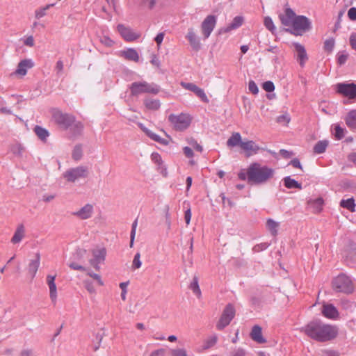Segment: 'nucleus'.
I'll list each match as a JSON object with an SVG mask.
<instances>
[{
  "label": "nucleus",
  "instance_id": "obj_64",
  "mask_svg": "<svg viewBox=\"0 0 356 356\" xmlns=\"http://www.w3.org/2000/svg\"><path fill=\"white\" fill-rule=\"evenodd\" d=\"M165 350L163 348H160L156 350H154L151 354L150 356H165Z\"/></svg>",
  "mask_w": 356,
  "mask_h": 356
},
{
  "label": "nucleus",
  "instance_id": "obj_11",
  "mask_svg": "<svg viewBox=\"0 0 356 356\" xmlns=\"http://www.w3.org/2000/svg\"><path fill=\"white\" fill-rule=\"evenodd\" d=\"M337 92L349 99L356 97V84L354 83H339L335 85Z\"/></svg>",
  "mask_w": 356,
  "mask_h": 356
},
{
  "label": "nucleus",
  "instance_id": "obj_49",
  "mask_svg": "<svg viewBox=\"0 0 356 356\" xmlns=\"http://www.w3.org/2000/svg\"><path fill=\"white\" fill-rule=\"evenodd\" d=\"M291 121L290 115L288 113H284L277 118V122L283 124H288Z\"/></svg>",
  "mask_w": 356,
  "mask_h": 356
},
{
  "label": "nucleus",
  "instance_id": "obj_32",
  "mask_svg": "<svg viewBox=\"0 0 356 356\" xmlns=\"http://www.w3.org/2000/svg\"><path fill=\"white\" fill-rule=\"evenodd\" d=\"M243 22V18L241 16L235 17L232 22L227 25V26L225 29V32H229L232 30L236 29L239 28Z\"/></svg>",
  "mask_w": 356,
  "mask_h": 356
},
{
  "label": "nucleus",
  "instance_id": "obj_30",
  "mask_svg": "<svg viewBox=\"0 0 356 356\" xmlns=\"http://www.w3.org/2000/svg\"><path fill=\"white\" fill-rule=\"evenodd\" d=\"M243 143L242 141L241 136L239 133L236 132L232 134L229 138L227 141V145L229 147H234L237 145L241 147V144Z\"/></svg>",
  "mask_w": 356,
  "mask_h": 356
},
{
  "label": "nucleus",
  "instance_id": "obj_25",
  "mask_svg": "<svg viewBox=\"0 0 356 356\" xmlns=\"http://www.w3.org/2000/svg\"><path fill=\"white\" fill-rule=\"evenodd\" d=\"M186 38L193 49L197 51L200 49L201 43L193 28L188 29Z\"/></svg>",
  "mask_w": 356,
  "mask_h": 356
},
{
  "label": "nucleus",
  "instance_id": "obj_26",
  "mask_svg": "<svg viewBox=\"0 0 356 356\" xmlns=\"http://www.w3.org/2000/svg\"><path fill=\"white\" fill-rule=\"evenodd\" d=\"M307 204L314 213H318L323 210L324 200L322 197H317L309 200Z\"/></svg>",
  "mask_w": 356,
  "mask_h": 356
},
{
  "label": "nucleus",
  "instance_id": "obj_2",
  "mask_svg": "<svg viewBox=\"0 0 356 356\" xmlns=\"http://www.w3.org/2000/svg\"><path fill=\"white\" fill-rule=\"evenodd\" d=\"M280 19L283 25L292 28L291 32L296 35H302L312 29V22L307 17L296 15L290 8L285 9L284 14L280 15Z\"/></svg>",
  "mask_w": 356,
  "mask_h": 356
},
{
  "label": "nucleus",
  "instance_id": "obj_35",
  "mask_svg": "<svg viewBox=\"0 0 356 356\" xmlns=\"http://www.w3.org/2000/svg\"><path fill=\"white\" fill-rule=\"evenodd\" d=\"M10 152L16 156L22 157L25 152L24 147L19 143H15L10 146Z\"/></svg>",
  "mask_w": 356,
  "mask_h": 356
},
{
  "label": "nucleus",
  "instance_id": "obj_63",
  "mask_svg": "<svg viewBox=\"0 0 356 356\" xmlns=\"http://www.w3.org/2000/svg\"><path fill=\"white\" fill-rule=\"evenodd\" d=\"M349 41L352 49L356 51V33H351Z\"/></svg>",
  "mask_w": 356,
  "mask_h": 356
},
{
  "label": "nucleus",
  "instance_id": "obj_9",
  "mask_svg": "<svg viewBox=\"0 0 356 356\" xmlns=\"http://www.w3.org/2000/svg\"><path fill=\"white\" fill-rule=\"evenodd\" d=\"M235 316V309L232 304H228L224 309L222 314L216 324V328L219 330L227 327Z\"/></svg>",
  "mask_w": 356,
  "mask_h": 356
},
{
  "label": "nucleus",
  "instance_id": "obj_29",
  "mask_svg": "<svg viewBox=\"0 0 356 356\" xmlns=\"http://www.w3.org/2000/svg\"><path fill=\"white\" fill-rule=\"evenodd\" d=\"M122 56H123L127 60H132L134 62H138L139 60V55L137 51L134 48H128L121 52Z\"/></svg>",
  "mask_w": 356,
  "mask_h": 356
},
{
  "label": "nucleus",
  "instance_id": "obj_33",
  "mask_svg": "<svg viewBox=\"0 0 356 356\" xmlns=\"http://www.w3.org/2000/svg\"><path fill=\"white\" fill-rule=\"evenodd\" d=\"M284 184L285 187L289 189L298 188L301 190L302 188V184L294 179H292L290 176L284 178Z\"/></svg>",
  "mask_w": 356,
  "mask_h": 356
},
{
  "label": "nucleus",
  "instance_id": "obj_57",
  "mask_svg": "<svg viewBox=\"0 0 356 356\" xmlns=\"http://www.w3.org/2000/svg\"><path fill=\"white\" fill-rule=\"evenodd\" d=\"M128 284L129 282H122L120 284V287L122 290V293H121V298L122 300H126V296H127V286H128Z\"/></svg>",
  "mask_w": 356,
  "mask_h": 356
},
{
  "label": "nucleus",
  "instance_id": "obj_17",
  "mask_svg": "<svg viewBox=\"0 0 356 356\" xmlns=\"http://www.w3.org/2000/svg\"><path fill=\"white\" fill-rule=\"evenodd\" d=\"M293 46L297 53V60L301 67H304L305 63L308 60V56L306 49L302 44L298 42L293 43Z\"/></svg>",
  "mask_w": 356,
  "mask_h": 356
},
{
  "label": "nucleus",
  "instance_id": "obj_42",
  "mask_svg": "<svg viewBox=\"0 0 356 356\" xmlns=\"http://www.w3.org/2000/svg\"><path fill=\"white\" fill-rule=\"evenodd\" d=\"M264 23V26H266V28L268 31H270L273 34H275V33L276 31V27H275L271 17H270L268 16L265 17Z\"/></svg>",
  "mask_w": 356,
  "mask_h": 356
},
{
  "label": "nucleus",
  "instance_id": "obj_22",
  "mask_svg": "<svg viewBox=\"0 0 356 356\" xmlns=\"http://www.w3.org/2000/svg\"><path fill=\"white\" fill-rule=\"evenodd\" d=\"M93 211V206L90 204H87L79 210L74 212L73 215L81 220H86L92 216Z\"/></svg>",
  "mask_w": 356,
  "mask_h": 356
},
{
  "label": "nucleus",
  "instance_id": "obj_3",
  "mask_svg": "<svg viewBox=\"0 0 356 356\" xmlns=\"http://www.w3.org/2000/svg\"><path fill=\"white\" fill-rule=\"evenodd\" d=\"M249 183L252 185H264L275 175V170L266 165L254 162L248 166Z\"/></svg>",
  "mask_w": 356,
  "mask_h": 356
},
{
  "label": "nucleus",
  "instance_id": "obj_24",
  "mask_svg": "<svg viewBox=\"0 0 356 356\" xmlns=\"http://www.w3.org/2000/svg\"><path fill=\"white\" fill-rule=\"evenodd\" d=\"M26 229L23 224H19L17 226L16 229L13 234V237L10 239V242L13 244H19L25 238Z\"/></svg>",
  "mask_w": 356,
  "mask_h": 356
},
{
  "label": "nucleus",
  "instance_id": "obj_46",
  "mask_svg": "<svg viewBox=\"0 0 356 356\" xmlns=\"http://www.w3.org/2000/svg\"><path fill=\"white\" fill-rule=\"evenodd\" d=\"M217 342V337L216 335H213L209 337L204 343V349H209L213 346Z\"/></svg>",
  "mask_w": 356,
  "mask_h": 356
},
{
  "label": "nucleus",
  "instance_id": "obj_31",
  "mask_svg": "<svg viewBox=\"0 0 356 356\" xmlns=\"http://www.w3.org/2000/svg\"><path fill=\"white\" fill-rule=\"evenodd\" d=\"M346 122L347 126L352 130H356V110H351L348 112Z\"/></svg>",
  "mask_w": 356,
  "mask_h": 356
},
{
  "label": "nucleus",
  "instance_id": "obj_21",
  "mask_svg": "<svg viewBox=\"0 0 356 356\" xmlns=\"http://www.w3.org/2000/svg\"><path fill=\"white\" fill-rule=\"evenodd\" d=\"M151 161L156 165L157 170L163 176L167 177L168 170L166 166L163 164L161 156L158 152H152L151 154Z\"/></svg>",
  "mask_w": 356,
  "mask_h": 356
},
{
  "label": "nucleus",
  "instance_id": "obj_15",
  "mask_svg": "<svg viewBox=\"0 0 356 356\" xmlns=\"http://www.w3.org/2000/svg\"><path fill=\"white\" fill-rule=\"evenodd\" d=\"M41 256L40 252L34 253L27 265V272L31 278H34L40 266Z\"/></svg>",
  "mask_w": 356,
  "mask_h": 356
},
{
  "label": "nucleus",
  "instance_id": "obj_5",
  "mask_svg": "<svg viewBox=\"0 0 356 356\" xmlns=\"http://www.w3.org/2000/svg\"><path fill=\"white\" fill-rule=\"evenodd\" d=\"M129 90L132 96H138L143 93L158 94L160 87L154 83H148L145 81H135L129 86Z\"/></svg>",
  "mask_w": 356,
  "mask_h": 356
},
{
  "label": "nucleus",
  "instance_id": "obj_1",
  "mask_svg": "<svg viewBox=\"0 0 356 356\" xmlns=\"http://www.w3.org/2000/svg\"><path fill=\"white\" fill-rule=\"evenodd\" d=\"M301 331L316 341L327 342L337 337L339 327L336 325L325 323L320 320H314L302 327Z\"/></svg>",
  "mask_w": 356,
  "mask_h": 356
},
{
  "label": "nucleus",
  "instance_id": "obj_55",
  "mask_svg": "<svg viewBox=\"0 0 356 356\" xmlns=\"http://www.w3.org/2000/svg\"><path fill=\"white\" fill-rule=\"evenodd\" d=\"M263 89L266 92H273L275 90L274 83L270 81H265L262 85Z\"/></svg>",
  "mask_w": 356,
  "mask_h": 356
},
{
  "label": "nucleus",
  "instance_id": "obj_61",
  "mask_svg": "<svg viewBox=\"0 0 356 356\" xmlns=\"http://www.w3.org/2000/svg\"><path fill=\"white\" fill-rule=\"evenodd\" d=\"M348 17L352 21H356V8L352 7L348 11Z\"/></svg>",
  "mask_w": 356,
  "mask_h": 356
},
{
  "label": "nucleus",
  "instance_id": "obj_38",
  "mask_svg": "<svg viewBox=\"0 0 356 356\" xmlns=\"http://www.w3.org/2000/svg\"><path fill=\"white\" fill-rule=\"evenodd\" d=\"M327 145L328 143L326 140H320L314 145V152L316 154H322L325 151Z\"/></svg>",
  "mask_w": 356,
  "mask_h": 356
},
{
  "label": "nucleus",
  "instance_id": "obj_16",
  "mask_svg": "<svg viewBox=\"0 0 356 356\" xmlns=\"http://www.w3.org/2000/svg\"><path fill=\"white\" fill-rule=\"evenodd\" d=\"M55 280L56 275H48L47 276V284L49 290V298L54 305L56 304L58 298L57 287Z\"/></svg>",
  "mask_w": 356,
  "mask_h": 356
},
{
  "label": "nucleus",
  "instance_id": "obj_45",
  "mask_svg": "<svg viewBox=\"0 0 356 356\" xmlns=\"http://www.w3.org/2000/svg\"><path fill=\"white\" fill-rule=\"evenodd\" d=\"M350 253L348 252V250H346L343 253V257L346 259L353 260L356 257V251L354 245L350 246Z\"/></svg>",
  "mask_w": 356,
  "mask_h": 356
},
{
  "label": "nucleus",
  "instance_id": "obj_14",
  "mask_svg": "<svg viewBox=\"0 0 356 356\" xmlns=\"http://www.w3.org/2000/svg\"><path fill=\"white\" fill-rule=\"evenodd\" d=\"M117 29L126 41H134L140 37L139 33L134 32L131 27L126 26L124 24H118Z\"/></svg>",
  "mask_w": 356,
  "mask_h": 356
},
{
  "label": "nucleus",
  "instance_id": "obj_40",
  "mask_svg": "<svg viewBox=\"0 0 356 356\" xmlns=\"http://www.w3.org/2000/svg\"><path fill=\"white\" fill-rule=\"evenodd\" d=\"M54 4H48L45 6L44 7L40 8L35 11V17L37 19H40L46 15V11L49 9L51 7L54 6Z\"/></svg>",
  "mask_w": 356,
  "mask_h": 356
},
{
  "label": "nucleus",
  "instance_id": "obj_60",
  "mask_svg": "<svg viewBox=\"0 0 356 356\" xmlns=\"http://www.w3.org/2000/svg\"><path fill=\"white\" fill-rule=\"evenodd\" d=\"M82 149L81 146H76L73 150L72 156L75 160H79L81 157Z\"/></svg>",
  "mask_w": 356,
  "mask_h": 356
},
{
  "label": "nucleus",
  "instance_id": "obj_54",
  "mask_svg": "<svg viewBox=\"0 0 356 356\" xmlns=\"http://www.w3.org/2000/svg\"><path fill=\"white\" fill-rule=\"evenodd\" d=\"M334 136L337 139H341L344 136V129L339 124L334 126Z\"/></svg>",
  "mask_w": 356,
  "mask_h": 356
},
{
  "label": "nucleus",
  "instance_id": "obj_59",
  "mask_svg": "<svg viewBox=\"0 0 356 356\" xmlns=\"http://www.w3.org/2000/svg\"><path fill=\"white\" fill-rule=\"evenodd\" d=\"M164 212H165V222L168 225V228H170V225H171V218H170L169 206H168V205L165 206Z\"/></svg>",
  "mask_w": 356,
  "mask_h": 356
},
{
  "label": "nucleus",
  "instance_id": "obj_48",
  "mask_svg": "<svg viewBox=\"0 0 356 356\" xmlns=\"http://www.w3.org/2000/svg\"><path fill=\"white\" fill-rule=\"evenodd\" d=\"M195 94L204 103H209V99L203 89L198 88Z\"/></svg>",
  "mask_w": 356,
  "mask_h": 356
},
{
  "label": "nucleus",
  "instance_id": "obj_52",
  "mask_svg": "<svg viewBox=\"0 0 356 356\" xmlns=\"http://www.w3.org/2000/svg\"><path fill=\"white\" fill-rule=\"evenodd\" d=\"M86 271H87V275L90 277L93 278L94 280H95L100 286L104 285V282L102 281V277L99 275L95 273L91 270L87 269Z\"/></svg>",
  "mask_w": 356,
  "mask_h": 356
},
{
  "label": "nucleus",
  "instance_id": "obj_58",
  "mask_svg": "<svg viewBox=\"0 0 356 356\" xmlns=\"http://www.w3.org/2000/svg\"><path fill=\"white\" fill-rule=\"evenodd\" d=\"M188 143L196 151L200 152H202L203 148H202V145L198 144L195 140L191 138L188 140Z\"/></svg>",
  "mask_w": 356,
  "mask_h": 356
},
{
  "label": "nucleus",
  "instance_id": "obj_18",
  "mask_svg": "<svg viewBox=\"0 0 356 356\" xmlns=\"http://www.w3.org/2000/svg\"><path fill=\"white\" fill-rule=\"evenodd\" d=\"M321 313L324 317L328 319H337L339 317V312L332 304H323Z\"/></svg>",
  "mask_w": 356,
  "mask_h": 356
},
{
  "label": "nucleus",
  "instance_id": "obj_8",
  "mask_svg": "<svg viewBox=\"0 0 356 356\" xmlns=\"http://www.w3.org/2000/svg\"><path fill=\"white\" fill-rule=\"evenodd\" d=\"M88 170L85 166H78L66 170L63 177L69 182H75L79 179L85 178L88 176Z\"/></svg>",
  "mask_w": 356,
  "mask_h": 356
},
{
  "label": "nucleus",
  "instance_id": "obj_47",
  "mask_svg": "<svg viewBox=\"0 0 356 356\" xmlns=\"http://www.w3.org/2000/svg\"><path fill=\"white\" fill-rule=\"evenodd\" d=\"M348 58V54L346 51H339L337 54V63L342 65L346 63Z\"/></svg>",
  "mask_w": 356,
  "mask_h": 356
},
{
  "label": "nucleus",
  "instance_id": "obj_23",
  "mask_svg": "<svg viewBox=\"0 0 356 356\" xmlns=\"http://www.w3.org/2000/svg\"><path fill=\"white\" fill-rule=\"evenodd\" d=\"M138 125L139 127L143 130V131L154 141L157 142L163 145H168L169 142L166 139L161 138L158 134L152 131L151 130L145 127L143 124L140 123Z\"/></svg>",
  "mask_w": 356,
  "mask_h": 356
},
{
  "label": "nucleus",
  "instance_id": "obj_34",
  "mask_svg": "<svg viewBox=\"0 0 356 356\" xmlns=\"http://www.w3.org/2000/svg\"><path fill=\"white\" fill-rule=\"evenodd\" d=\"M145 107L149 110L156 111L161 106V103L159 99L147 98L144 100Z\"/></svg>",
  "mask_w": 356,
  "mask_h": 356
},
{
  "label": "nucleus",
  "instance_id": "obj_41",
  "mask_svg": "<svg viewBox=\"0 0 356 356\" xmlns=\"http://www.w3.org/2000/svg\"><path fill=\"white\" fill-rule=\"evenodd\" d=\"M171 356H190L184 348H172L170 350Z\"/></svg>",
  "mask_w": 356,
  "mask_h": 356
},
{
  "label": "nucleus",
  "instance_id": "obj_4",
  "mask_svg": "<svg viewBox=\"0 0 356 356\" xmlns=\"http://www.w3.org/2000/svg\"><path fill=\"white\" fill-rule=\"evenodd\" d=\"M51 115L53 120L63 129H68L72 124L79 131H81L83 128L81 122L74 123L75 119L73 115L64 113L57 108L51 110Z\"/></svg>",
  "mask_w": 356,
  "mask_h": 356
},
{
  "label": "nucleus",
  "instance_id": "obj_51",
  "mask_svg": "<svg viewBox=\"0 0 356 356\" xmlns=\"http://www.w3.org/2000/svg\"><path fill=\"white\" fill-rule=\"evenodd\" d=\"M270 244L268 242L261 243L259 244L254 245L253 247L252 250L254 252H259L266 250L270 246Z\"/></svg>",
  "mask_w": 356,
  "mask_h": 356
},
{
  "label": "nucleus",
  "instance_id": "obj_27",
  "mask_svg": "<svg viewBox=\"0 0 356 356\" xmlns=\"http://www.w3.org/2000/svg\"><path fill=\"white\" fill-rule=\"evenodd\" d=\"M252 339L259 343L266 342V339L262 336L261 327L259 325H254L250 333Z\"/></svg>",
  "mask_w": 356,
  "mask_h": 356
},
{
  "label": "nucleus",
  "instance_id": "obj_7",
  "mask_svg": "<svg viewBox=\"0 0 356 356\" xmlns=\"http://www.w3.org/2000/svg\"><path fill=\"white\" fill-rule=\"evenodd\" d=\"M333 289L345 293H352L353 291V283L351 278L345 274H340L332 281Z\"/></svg>",
  "mask_w": 356,
  "mask_h": 356
},
{
  "label": "nucleus",
  "instance_id": "obj_37",
  "mask_svg": "<svg viewBox=\"0 0 356 356\" xmlns=\"http://www.w3.org/2000/svg\"><path fill=\"white\" fill-rule=\"evenodd\" d=\"M340 206L343 208L347 209L351 212H354L355 210V203L353 197L347 200H342L340 202Z\"/></svg>",
  "mask_w": 356,
  "mask_h": 356
},
{
  "label": "nucleus",
  "instance_id": "obj_44",
  "mask_svg": "<svg viewBox=\"0 0 356 356\" xmlns=\"http://www.w3.org/2000/svg\"><path fill=\"white\" fill-rule=\"evenodd\" d=\"M138 225V219H136L131 225V230L130 234V247L132 248L134 243L136 232V227Z\"/></svg>",
  "mask_w": 356,
  "mask_h": 356
},
{
  "label": "nucleus",
  "instance_id": "obj_10",
  "mask_svg": "<svg viewBox=\"0 0 356 356\" xmlns=\"http://www.w3.org/2000/svg\"><path fill=\"white\" fill-rule=\"evenodd\" d=\"M86 254V250L81 248L76 249L70 258V261L68 264L69 267L73 270L86 271V268L81 264Z\"/></svg>",
  "mask_w": 356,
  "mask_h": 356
},
{
  "label": "nucleus",
  "instance_id": "obj_50",
  "mask_svg": "<svg viewBox=\"0 0 356 356\" xmlns=\"http://www.w3.org/2000/svg\"><path fill=\"white\" fill-rule=\"evenodd\" d=\"M142 262L140 261V254L137 252L134 257L132 262V267L135 269H138L141 267Z\"/></svg>",
  "mask_w": 356,
  "mask_h": 356
},
{
  "label": "nucleus",
  "instance_id": "obj_36",
  "mask_svg": "<svg viewBox=\"0 0 356 356\" xmlns=\"http://www.w3.org/2000/svg\"><path fill=\"white\" fill-rule=\"evenodd\" d=\"M34 132L42 141H46L49 136V131L46 129L38 125L34 127Z\"/></svg>",
  "mask_w": 356,
  "mask_h": 356
},
{
  "label": "nucleus",
  "instance_id": "obj_39",
  "mask_svg": "<svg viewBox=\"0 0 356 356\" xmlns=\"http://www.w3.org/2000/svg\"><path fill=\"white\" fill-rule=\"evenodd\" d=\"M190 289L193 291L194 294H195L197 297H200L201 296V290L198 284V279L197 277H194L192 282L190 284Z\"/></svg>",
  "mask_w": 356,
  "mask_h": 356
},
{
  "label": "nucleus",
  "instance_id": "obj_53",
  "mask_svg": "<svg viewBox=\"0 0 356 356\" xmlns=\"http://www.w3.org/2000/svg\"><path fill=\"white\" fill-rule=\"evenodd\" d=\"M181 86L186 90L192 91L195 93V91L197 90L199 88L195 84L193 83H186V82H181Z\"/></svg>",
  "mask_w": 356,
  "mask_h": 356
},
{
  "label": "nucleus",
  "instance_id": "obj_62",
  "mask_svg": "<svg viewBox=\"0 0 356 356\" xmlns=\"http://www.w3.org/2000/svg\"><path fill=\"white\" fill-rule=\"evenodd\" d=\"M230 356H246V353L242 348H236L231 353Z\"/></svg>",
  "mask_w": 356,
  "mask_h": 356
},
{
  "label": "nucleus",
  "instance_id": "obj_20",
  "mask_svg": "<svg viewBox=\"0 0 356 356\" xmlns=\"http://www.w3.org/2000/svg\"><path fill=\"white\" fill-rule=\"evenodd\" d=\"M241 148L245 152V155L248 157L257 154L260 149L259 146L253 140L243 141V143L241 144Z\"/></svg>",
  "mask_w": 356,
  "mask_h": 356
},
{
  "label": "nucleus",
  "instance_id": "obj_28",
  "mask_svg": "<svg viewBox=\"0 0 356 356\" xmlns=\"http://www.w3.org/2000/svg\"><path fill=\"white\" fill-rule=\"evenodd\" d=\"M266 229L273 236H276L278 234V230L280 223L274 220L272 218H268L266 220Z\"/></svg>",
  "mask_w": 356,
  "mask_h": 356
},
{
  "label": "nucleus",
  "instance_id": "obj_13",
  "mask_svg": "<svg viewBox=\"0 0 356 356\" xmlns=\"http://www.w3.org/2000/svg\"><path fill=\"white\" fill-rule=\"evenodd\" d=\"M216 24V17L214 15H208L202 22L201 28L205 38H208L213 31Z\"/></svg>",
  "mask_w": 356,
  "mask_h": 356
},
{
  "label": "nucleus",
  "instance_id": "obj_12",
  "mask_svg": "<svg viewBox=\"0 0 356 356\" xmlns=\"http://www.w3.org/2000/svg\"><path fill=\"white\" fill-rule=\"evenodd\" d=\"M92 254L93 258L90 259L89 263L95 270H99L101 264L105 261L106 250L104 247L93 249Z\"/></svg>",
  "mask_w": 356,
  "mask_h": 356
},
{
  "label": "nucleus",
  "instance_id": "obj_56",
  "mask_svg": "<svg viewBox=\"0 0 356 356\" xmlns=\"http://www.w3.org/2000/svg\"><path fill=\"white\" fill-rule=\"evenodd\" d=\"M248 90L250 92H252L254 95H257L259 92V88L256 84V83L251 80L248 83Z\"/></svg>",
  "mask_w": 356,
  "mask_h": 356
},
{
  "label": "nucleus",
  "instance_id": "obj_6",
  "mask_svg": "<svg viewBox=\"0 0 356 356\" xmlns=\"http://www.w3.org/2000/svg\"><path fill=\"white\" fill-rule=\"evenodd\" d=\"M172 129L177 131H184L187 129L192 122V117L186 113L170 114L168 117Z\"/></svg>",
  "mask_w": 356,
  "mask_h": 356
},
{
  "label": "nucleus",
  "instance_id": "obj_43",
  "mask_svg": "<svg viewBox=\"0 0 356 356\" xmlns=\"http://www.w3.org/2000/svg\"><path fill=\"white\" fill-rule=\"evenodd\" d=\"M335 45V41L333 38L327 39L324 42V49L327 52H332Z\"/></svg>",
  "mask_w": 356,
  "mask_h": 356
},
{
  "label": "nucleus",
  "instance_id": "obj_19",
  "mask_svg": "<svg viewBox=\"0 0 356 356\" xmlns=\"http://www.w3.org/2000/svg\"><path fill=\"white\" fill-rule=\"evenodd\" d=\"M33 66L34 63L31 59L22 60L18 63L15 74L24 76L26 74L28 70Z\"/></svg>",
  "mask_w": 356,
  "mask_h": 356
}]
</instances>
